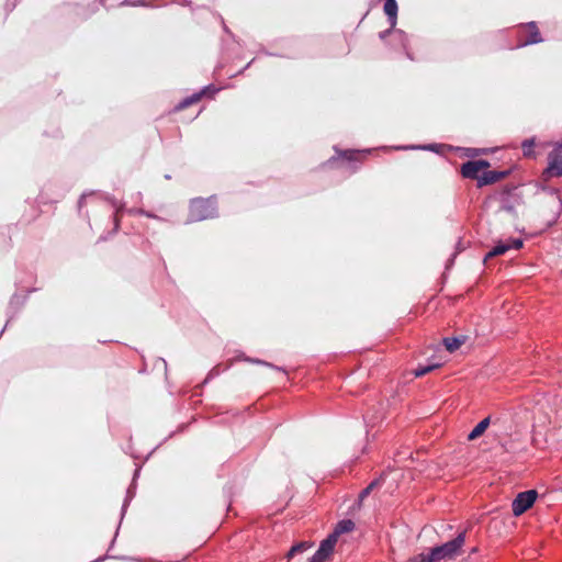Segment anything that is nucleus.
I'll list each match as a JSON object with an SVG mask.
<instances>
[{"mask_svg":"<svg viewBox=\"0 0 562 562\" xmlns=\"http://www.w3.org/2000/svg\"><path fill=\"white\" fill-rule=\"evenodd\" d=\"M438 367H439V364H437V363L436 364H431V366H418L415 369V371H414L415 376H423V375L429 373L431 370H434V369H436Z\"/></svg>","mask_w":562,"mask_h":562,"instance_id":"obj_19","label":"nucleus"},{"mask_svg":"<svg viewBox=\"0 0 562 562\" xmlns=\"http://www.w3.org/2000/svg\"><path fill=\"white\" fill-rule=\"evenodd\" d=\"M488 166L485 160H470L461 166V175L468 179H480L479 173Z\"/></svg>","mask_w":562,"mask_h":562,"instance_id":"obj_6","label":"nucleus"},{"mask_svg":"<svg viewBox=\"0 0 562 562\" xmlns=\"http://www.w3.org/2000/svg\"><path fill=\"white\" fill-rule=\"evenodd\" d=\"M501 178V173L491 171L484 175L483 178L479 179V184H487L497 181Z\"/></svg>","mask_w":562,"mask_h":562,"instance_id":"obj_18","label":"nucleus"},{"mask_svg":"<svg viewBox=\"0 0 562 562\" xmlns=\"http://www.w3.org/2000/svg\"><path fill=\"white\" fill-rule=\"evenodd\" d=\"M387 33H391L393 38L398 41L403 48L406 50L407 46H406V43H407V35L402 31V30H394V31H387ZM386 34V32H385ZM384 36V33L381 34V37Z\"/></svg>","mask_w":562,"mask_h":562,"instance_id":"obj_13","label":"nucleus"},{"mask_svg":"<svg viewBox=\"0 0 562 562\" xmlns=\"http://www.w3.org/2000/svg\"><path fill=\"white\" fill-rule=\"evenodd\" d=\"M527 37L519 44V46H526L530 44H537L542 42L540 32L535 22H530L526 26Z\"/></svg>","mask_w":562,"mask_h":562,"instance_id":"obj_8","label":"nucleus"},{"mask_svg":"<svg viewBox=\"0 0 562 562\" xmlns=\"http://www.w3.org/2000/svg\"><path fill=\"white\" fill-rule=\"evenodd\" d=\"M521 247V239H512L506 243H499L487 252V255L485 256V260L495 256L504 255L509 249H519Z\"/></svg>","mask_w":562,"mask_h":562,"instance_id":"obj_7","label":"nucleus"},{"mask_svg":"<svg viewBox=\"0 0 562 562\" xmlns=\"http://www.w3.org/2000/svg\"><path fill=\"white\" fill-rule=\"evenodd\" d=\"M443 344L448 351L453 352L461 346L462 341L454 337H447L443 338Z\"/></svg>","mask_w":562,"mask_h":562,"instance_id":"obj_17","label":"nucleus"},{"mask_svg":"<svg viewBox=\"0 0 562 562\" xmlns=\"http://www.w3.org/2000/svg\"><path fill=\"white\" fill-rule=\"evenodd\" d=\"M537 497L538 493L536 490H528L518 493L512 503V510L514 516L518 517L531 508Z\"/></svg>","mask_w":562,"mask_h":562,"instance_id":"obj_4","label":"nucleus"},{"mask_svg":"<svg viewBox=\"0 0 562 562\" xmlns=\"http://www.w3.org/2000/svg\"><path fill=\"white\" fill-rule=\"evenodd\" d=\"M384 13L386 14L390 25L393 29L396 25L397 20V3L395 0H385L384 3Z\"/></svg>","mask_w":562,"mask_h":562,"instance_id":"obj_9","label":"nucleus"},{"mask_svg":"<svg viewBox=\"0 0 562 562\" xmlns=\"http://www.w3.org/2000/svg\"><path fill=\"white\" fill-rule=\"evenodd\" d=\"M535 138L525 139L521 144L522 154L525 157H533Z\"/></svg>","mask_w":562,"mask_h":562,"instance_id":"obj_14","label":"nucleus"},{"mask_svg":"<svg viewBox=\"0 0 562 562\" xmlns=\"http://www.w3.org/2000/svg\"><path fill=\"white\" fill-rule=\"evenodd\" d=\"M379 484L378 481H373L371 482L366 488H363L360 494H359V499L360 501H363L370 493L371 491Z\"/></svg>","mask_w":562,"mask_h":562,"instance_id":"obj_21","label":"nucleus"},{"mask_svg":"<svg viewBox=\"0 0 562 562\" xmlns=\"http://www.w3.org/2000/svg\"><path fill=\"white\" fill-rule=\"evenodd\" d=\"M132 213H137V214H140V215H145L147 217H151V218H157V220H160L158 216L149 213V212H146L144 210H137V211H131Z\"/></svg>","mask_w":562,"mask_h":562,"instance_id":"obj_22","label":"nucleus"},{"mask_svg":"<svg viewBox=\"0 0 562 562\" xmlns=\"http://www.w3.org/2000/svg\"><path fill=\"white\" fill-rule=\"evenodd\" d=\"M202 93H203V92L194 93V94H192L191 97L186 98L184 100H182V101H181V102L176 106V109H177V110H182V109L188 108V106H189V105H191L192 103H195V102L200 101Z\"/></svg>","mask_w":562,"mask_h":562,"instance_id":"obj_16","label":"nucleus"},{"mask_svg":"<svg viewBox=\"0 0 562 562\" xmlns=\"http://www.w3.org/2000/svg\"><path fill=\"white\" fill-rule=\"evenodd\" d=\"M353 528L355 522L351 519H344L336 525L335 530L331 533L336 535V538L338 539L340 535L350 532L353 530Z\"/></svg>","mask_w":562,"mask_h":562,"instance_id":"obj_12","label":"nucleus"},{"mask_svg":"<svg viewBox=\"0 0 562 562\" xmlns=\"http://www.w3.org/2000/svg\"><path fill=\"white\" fill-rule=\"evenodd\" d=\"M562 177V145L557 144L548 155V166L542 172V179L549 181L551 178Z\"/></svg>","mask_w":562,"mask_h":562,"instance_id":"obj_3","label":"nucleus"},{"mask_svg":"<svg viewBox=\"0 0 562 562\" xmlns=\"http://www.w3.org/2000/svg\"><path fill=\"white\" fill-rule=\"evenodd\" d=\"M313 547L310 541H301L294 544L286 554L288 562H292L296 555L304 553Z\"/></svg>","mask_w":562,"mask_h":562,"instance_id":"obj_10","label":"nucleus"},{"mask_svg":"<svg viewBox=\"0 0 562 562\" xmlns=\"http://www.w3.org/2000/svg\"><path fill=\"white\" fill-rule=\"evenodd\" d=\"M491 423V418L490 417H486L484 419H482L472 430L471 432L468 435V439L469 440H474L476 438H479L480 436H482L484 434V431L487 429L488 425Z\"/></svg>","mask_w":562,"mask_h":562,"instance_id":"obj_11","label":"nucleus"},{"mask_svg":"<svg viewBox=\"0 0 562 562\" xmlns=\"http://www.w3.org/2000/svg\"><path fill=\"white\" fill-rule=\"evenodd\" d=\"M406 562H432L428 553H419L409 558Z\"/></svg>","mask_w":562,"mask_h":562,"instance_id":"obj_20","label":"nucleus"},{"mask_svg":"<svg viewBox=\"0 0 562 562\" xmlns=\"http://www.w3.org/2000/svg\"><path fill=\"white\" fill-rule=\"evenodd\" d=\"M202 93H203V92L194 93V94H192L191 97L186 98L184 100H182V101H181V102L176 106V109H177V110H182V109L188 108V106H189V105H191L192 103H195V102L200 101Z\"/></svg>","mask_w":562,"mask_h":562,"instance_id":"obj_15","label":"nucleus"},{"mask_svg":"<svg viewBox=\"0 0 562 562\" xmlns=\"http://www.w3.org/2000/svg\"><path fill=\"white\" fill-rule=\"evenodd\" d=\"M465 543V531H461L454 539L434 547L428 552L432 562H441L456 559Z\"/></svg>","mask_w":562,"mask_h":562,"instance_id":"obj_1","label":"nucleus"},{"mask_svg":"<svg viewBox=\"0 0 562 562\" xmlns=\"http://www.w3.org/2000/svg\"><path fill=\"white\" fill-rule=\"evenodd\" d=\"M85 199V195H81V199L79 201V205L81 206L82 200Z\"/></svg>","mask_w":562,"mask_h":562,"instance_id":"obj_25","label":"nucleus"},{"mask_svg":"<svg viewBox=\"0 0 562 562\" xmlns=\"http://www.w3.org/2000/svg\"><path fill=\"white\" fill-rule=\"evenodd\" d=\"M251 362L254 363H259V364H265L267 367H272V364L268 363V362H265V361H261V360H251Z\"/></svg>","mask_w":562,"mask_h":562,"instance_id":"obj_23","label":"nucleus"},{"mask_svg":"<svg viewBox=\"0 0 562 562\" xmlns=\"http://www.w3.org/2000/svg\"><path fill=\"white\" fill-rule=\"evenodd\" d=\"M336 535L330 533L326 539H324L318 550L313 554L307 562H325L326 559L331 554L336 543H337Z\"/></svg>","mask_w":562,"mask_h":562,"instance_id":"obj_5","label":"nucleus"},{"mask_svg":"<svg viewBox=\"0 0 562 562\" xmlns=\"http://www.w3.org/2000/svg\"><path fill=\"white\" fill-rule=\"evenodd\" d=\"M216 214L215 201L212 199H194L190 204V218L203 221Z\"/></svg>","mask_w":562,"mask_h":562,"instance_id":"obj_2","label":"nucleus"},{"mask_svg":"<svg viewBox=\"0 0 562 562\" xmlns=\"http://www.w3.org/2000/svg\"><path fill=\"white\" fill-rule=\"evenodd\" d=\"M558 202H559V210L562 209V200L560 198H558Z\"/></svg>","mask_w":562,"mask_h":562,"instance_id":"obj_24","label":"nucleus"}]
</instances>
